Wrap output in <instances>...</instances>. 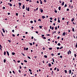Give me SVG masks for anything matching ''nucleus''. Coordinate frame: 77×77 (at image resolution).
Returning a JSON list of instances; mask_svg holds the SVG:
<instances>
[{"label":"nucleus","instance_id":"1","mask_svg":"<svg viewBox=\"0 0 77 77\" xmlns=\"http://www.w3.org/2000/svg\"><path fill=\"white\" fill-rule=\"evenodd\" d=\"M71 54V51L70 50H69V51L67 52V54L69 55V54Z\"/></svg>","mask_w":77,"mask_h":77},{"label":"nucleus","instance_id":"2","mask_svg":"<svg viewBox=\"0 0 77 77\" xmlns=\"http://www.w3.org/2000/svg\"><path fill=\"white\" fill-rule=\"evenodd\" d=\"M42 19H44V18H45V16H42Z\"/></svg>","mask_w":77,"mask_h":77},{"label":"nucleus","instance_id":"3","mask_svg":"<svg viewBox=\"0 0 77 77\" xmlns=\"http://www.w3.org/2000/svg\"><path fill=\"white\" fill-rule=\"evenodd\" d=\"M59 17H58V22L59 23H60V20H59Z\"/></svg>","mask_w":77,"mask_h":77},{"label":"nucleus","instance_id":"4","mask_svg":"<svg viewBox=\"0 0 77 77\" xmlns=\"http://www.w3.org/2000/svg\"><path fill=\"white\" fill-rule=\"evenodd\" d=\"M48 65L49 67H51V64L50 63H49Z\"/></svg>","mask_w":77,"mask_h":77},{"label":"nucleus","instance_id":"5","mask_svg":"<svg viewBox=\"0 0 77 77\" xmlns=\"http://www.w3.org/2000/svg\"><path fill=\"white\" fill-rule=\"evenodd\" d=\"M8 5H9L10 6H12V5L11 4L9 3H8Z\"/></svg>","mask_w":77,"mask_h":77},{"label":"nucleus","instance_id":"6","mask_svg":"<svg viewBox=\"0 0 77 77\" xmlns=\"http://www.w3.org/2000/svg\"><path fill=\"white\" fill-rule=\"evenodd\" d=\"M64 2H63L61 3V5H62V6H63V5H64Z\"/></svg>","mask_w":77,"mask_h":77},{"label":"nucleus","instance_id":"7","mask_svg":"<svg viewBox=\"0 0 77 77\" xmlns=\"http://www.w3.org/2000/svg\"><path fill=\"white\" fill-rule=\"evenodd\" d=\"M74 18H72L71 20V21L72 22L74 21Z\"/></svg>","mask_w":77,"mask_h":77},{"label":"nucleus","instance_id":"8","mask_svg":"<svg viewBox=\"0 0 77 77\" xmlns=\"http://www.w3.org/2000/svg\"><path fill=\"white\" fill-rule=\"evenodd\" d=\"M2 30L3 31V32L4 33H5V29H4L2 28Z\"/></svg>","mask_w":77,"mask_h":77},{"label":"nucleus","instance_id":"9","mask_svg":"<svg viewBox=\"0 0 77 77\" xmlns=\"http://www.w3.org/2000/svg\"><path fill=\"white\" fill-rule=\"evenodd\" d=\"M27 11H30V8L29 7H28L27 9Z\"/></svg>","mask_w":77,"mask_h":77},{"label":"nucleus","instance_id":"10","mask_svg":"<svg viewBox=\"0 0 77 77\" xmlns=\"http://www.w3.org/2000/svg\"><path fill=\"white\" fill-rule=\"evenodd\" d=\"M6 52L8 56H9V52H8V51H6Z\"/></svg>","mask_w":77,"mask_h":77},{"label":"nucleus","instance_id":"11","mask_svg":"<svg viewBox=\"0 0 77 77\" xmlns=\"http://www.w3.org/2000/svg\"><path fill=\"white\" fill-rule=\"evenodd\" d=\"M58 9H59V11H60V10L61 9V7H58Z\"/></svg>","mask_w":77,"mask_h":77},{"label":"nucleus","instance_id":"12","mask_svg":"<svg viewBox=\"0 0 77 77\" xmlns=\"http://www.w3.org/2000/svg\"><path fill=\"white\" fill-rule=\"evenodd\" d=\"M40 11H41V12L42 13V12H43V10L42 9H41L40 10Z\"/></svg>","mask_w":77,"mask_h":77},{"label":"nucleus","instance_id":"13","mask_svg":"<svg viewBox=\"0 0 77 77\" xmlns=\"http://www.w3.org/2000/svg\"><path fill=\"white\" fill-rule=\"evenodd\" d=\"M72 32H74V28H72Z\"/></svg>","mask_w":77,"mask_h":77},{"label":"nucleus","instance_id":"14","mask_svg":"<svg viewBox=\"0 0 77 77\" xmlns=\"http://www.w3.org/2000/svg\"><path fill=\"white\" fill-rule=\"evenodd\" d=\"M22 8H23V9H24V8H25V6H24V5H23Z\"/></svg>","mask_w":77,"mask_h":77},{"label":"nucleus","instance_id":"15","mask_svg":"<svg viewBox=\"0 0 77 77\" xmlns=\"http://www.w3.org/2000/svg\"><path fill=\"white\" fill-rule=\"evenodd\" d=\"M39 1L40 2V4L41 5H42V1L41 0H39Z\"/></svg>","mask_w":77,"mask_h":77},{"label":"nucleus","instance_id":"16","mask_svg":"<svg viewBox=\"0 0 77 77\" xmlns=\"http://www.w3.org/2000/svg\"><path fill=\"white\" fill-rule=\"evenodd\" d=\"M71 70H69V74H71Z\"/></svg>","mask_w":77,"mask_h":77},{"label":"nucleus","instance_id":"17","mask_svg":"<svg viewBox=\"0 0 77 77\" xmlns=\"http://www.w3.org/2000/svg\"><path fill=\"white\" fill-rule=\"evenodd\" d=\"M18 4L19 5V6H21V3L19 2L18 3Z\"/></svg>","mask_w":77,"mask_h":77},{"label":"nucleus","instance_id":"18","mask_svg":"<svg viewBox=\"0 0 77 77\" xmlns=\"http://www.w3.org/2000/svg\"><path fill=\"white\" fill-rule=\"evenodd\" d=\"M63 36H65V32H63Z\"/></svg>","mask_w":77,"mask_h":77},{"label":"nucleus","instance_id":"19","mask_svg":"<svg viewBox=\"0 0 77 77\" xmlns=\"http://www.w3.org/2000/svg\"><path fill=\"white\" fill-rule=\"evenodd\" d=\"M65 7H67V4H66L64 5V8H65Z\"/></svg>","mask_w":77,"mask_h":77},{"label":"nucleus","instance_id":"20","mask_svg":"<svg viewBox=\"0 0 77 77\" xmlns=\"http://www.w3.org/2000/svg\"><path fill=\"white\" fill-rule=\"evenodd\" d=\"M12 55H15V53L14 52H12Z\"/></svg>","mask_w":77,"mask_h":77},{"label":"nucleus","instance_id":"21","mask_svg":"<svg viewBox=\"0 0 77 77\" xmlns=\"http://www.w3.org/2000/svg\"><path fill=\"white\" fill-rule=\"evenodd\" d=\"M44 57L45 58H47V55H44Z\"/></svg>","mask_w":77,"mask_h":77},{"label":"nucleus","instance_id":"22","mask_svg":"<svg viewBox=\"0 0 77 77\" xmlns=\"http://www.w3.org/2000/svg\"><path fill=\"white\" fill-rule=\"evenodd\" d=\"M64 72H65L66 74H67V70H65Z\"/></svg>","mask_w":77,"mask_h":77},{"label":"nucleus","instance_id":"23","mask_svg":"<svg viewBox=\"0 0 77 77\" xmlns=\"http://www.w3.org/2000/svg\"><path fill=\"white\" fill-rule=\"evenodd\" d=\"M57 45L58 46H60V43H59Z\"/></svg>","mask_w":77,"mask_h":77},{"label":"nucleus","instance_id":"24","mask_svg":"<svg viewBox=\"0 0 77 77\" xmlns=\"http://www.w3.org/2000/svg\"><path fill=\"white\" fill-rule=\"evenodd\" d=\"M6 59H5L4 60V63H6Z\"/></svg>","mask_w":77,"mask_h":77},{"label":"nucleus","instance_id":"25","mask_svg":"<svg viewBox=\"0 0 77 77\" xmlns=\"http://www.w3.org/2000/svg\"><path fill=\"white\" fill-rule=\"evenodd\" d=\"M39 27L40 28V29H42V26H39Z\"/></svg>","mask_w":77,"mask_h":77},{"label":"nucleus","instance_id":"26","mask_svg":"<svg viewBox=\"0 0 77 77\" xmlns=\"http://www.w3.org/2000/svg\"><path fill=\"white\" fill-rule=\"evenodd\" d=\"M54 12H55V13H57V10H54Z\"/></svg>","mask_w":77,"mask_h":77},{"label":"nucleus","instance_id":"27","mask_svg":"<svg viewBox=\"0 0 77 77\" xmlns=\"http://www.w3.org/2000/svg\"><path fill=\"white\" fill-rule=\"evenodd\" d=\"M38 21H41V19H39L38 20Z\"/></svg>","mask_w":77,"mask_h":77},{"label":"nucleus","instance_id":"28","mask_svg":"<svg viewBox=\"0 0 77 77\" xmlns=\"http://www.w3.org/2000/svg\"><path fill=\"white\" fill-rule=\"evenodd\" d=\"M29 71H30V72H32V70L31 69H29Z\"/></svg>","mask_w":77,"mask_h":77},{"label":"nucleus","instance_id":"29","mask_svg":"<svg viewBox=\"0 0 77 77\" xmlns=\"http://www.w3.org/2000/svg\"><path fill=\"white\" fill-rule=\"evenodd\" d=\"M24 62L26 63H27V61L26 60H24Z\"/></svg>","mask_w":77,"mask_h":77},{"label":"nucleus","instance_id":"30","mask_svg":"<svg viewBox=\"0 0 77 77\" xmlns=\"http://www.w3.org/2000/svg\"><path fill=\"white\" fill-rule=\"evenodd\" d=\"M52 60L53 62H54V59L52 58Z\"/></svg>","mask_w":77,"mask_h":77},{"label":"nucleus","instance_id":"31","mask_svg":"<svg viewBox=\"0 0 77 77\" xmlns=\"http://www.w3.org/2000/svg\"><path fill=\"white\" fill-rule=\"evenodd\" d=\"M4 55L5 56L6 55V51H4Z\"/></svg>","mask_w":77,"mask_h":77},{"label":"nucleus","instance_id":"32","mask_svg":"<svg viewBox=\"0 0 77 77\" xmlns=\"http://www.w3.org/2000/svg\"><path fill=\"white\" fill-rule=\"evenodd\" d=\"M21 54L23 56H25V55H24V54L23 53H22Z\"/></svg>","mask_w":77,"mask_h":77},{"label":"nucleus","instance_id":"33","mask_svg":"<svg viewBox=\"0 0 77 77\" xmlns=\"http://www.w3.org/2000/svg\"><path fill=\"white\" fill-rule=\"evenodd\" d=\"M50 19L51 20H53V18L52 17H50Z\"/></svg>","mask_w":77,"mask_h":77},{"label":"nucleus","instance_id":"34","mask_svg":"<svg viewBox=\"0 0 77 77\" xmlns=\"http://www.w3.org/2000/svg\"><path fill=\"white\" fill-rule=\"evenodd\" d=\"M74 56H75V57H76V56H77V55H76V54H74Z\"/></svg>","mask_w":77,"mask_h":77},{"label":"nucleus","instance_id":"35","mask_svg":"<svg viewBox=\"0 0 77 77\" xmlns=\"http://www.w3.org/2000/svg\"><path fill=\"white\" fill-rule=\"evenodd\" d=\"M13 72L14 73V74H15V72L14 71H13Z\"/></svg>","mask_w":77,"mask_h":77},{"label":"nucleus","instance_id":"36","mask_svg":"<svg viewBox=\"0 0 77 77\" xmlns=\"http://www.w3.org/2000/svg\"><path fill=\"white\" fill-rule=\"evenodd\" d=\"M16 16H18V13H16Z\"/></svg>","mask_w":77,"mask_h":77},{"label":"nucleus","instance_id":"37","mask_svg":"<svg viewBox=\"0 0 77 77\" xmlns=\"http://www.w3.org/2000/svg\"><path fill=\"white\" fill-rule=\"evenodd\" d=\"M42 49L43 50H45V48L44 47H43Z\"/></svg>","mask_w":77,"mask_h":77},{"label":"nucleus","instance_id":"38","mask_svg":"<svg viewBox=\"0 0 77 77\" xmlns=\"http://www.w3.org/2000/svg\"><path fill=\"white\" fill-rule=\"evenodd\" d=\"M28 58H29V59H31V58L29 57L28 56L27 57Z\"/></svg>","mask_w":77,"mask_h":77},{"label":"nucleus","instance_id":"39","mask_svg":"<svg viewBox=\"0 0 77 77\" xmlns=\"http://www.w3.org/2000/svg\"><path fill=\"white\" fill-rule=\"evenodd\" d=\"M1 33H2V36H4V35H3V33H2V32H1Z\"/></svg>","mask_w":77,"mask_h":77},{"label":"nucleus","instance_id":"40","mask_svg":"<svg viewBox=\"0 0 77 77\" xmlns=\"http://www.w3.org/2000/svg\"><path fill=\"white\" fill-rule=\"evenodd\" d=\"M76 48H77V42L76 43V45H75Z\"/></svg>","mask_w":77,"mask_h":77},{"label":"nucleus","instance_id":"41","mask_svg":"<svg viewBox=\"0 0 77 77\" xmlns=\"http://www.w3.org/2000/svg\"><path fill=\"white\" fill-rule=\"evenodd\" d=\"M69 8H67V9H66L67 11H69Z\"/></svg>","mask_w":77,"mask_h":77},{"label":"nucleus","instance_id":"42","mask_svg":"<svg viewBox=\"0 0 77 77\" xmlns=\"http://www.w3.org/2000/svg\"><path fill=\"white\" fill-rule=\"evenodd\" d=\"M49 50H52V48H49Z\"/></svg>","mask_w":77,"mask_h":77},{"label":"nucleus","instance_id":"43","mask_svg":"<svg viewBox=\"0 0 77 77\" xmlns=\"http://www.w3.org/2000/svg\"><path fill=\"white\" fill-rule=\"evenodd\" d=\"M29 44H30V45L32 46V43H29Z\"/></svg>","mask_w":77,"mask_h":77},{"label":"nucleus","instance_id":"44","mask_svg":"<svg viewBox=\"0 0 77 77\" xmlns=\"http://www.w3.org/2000/svg\"><path fill=\"white\" fill-rule=\"evenodd\" d=\"M12 36H13V37H15V35L12 34Z\"/></svg>","mask_w":77,"mask_h":77},{"label":"nucleus","instance_id":"45","mask_svg":"<svg viewBox=\"0 0 77 77\" xmlns=\"http://www.w3.org/2000/svg\"><path fill=\"white\" fill-rule=\"evenodd\" d=\"M56 69H57V67L55 68L54 69V70L55 71H56Z\"/></svg>","mask_w":77,"mask_h":77},{"label":"nucleus","instance_id":"46","mask_svg":"<svg viewBox=\"0 0 77 77\" xmlns=\"http://www.w3.org/2000/svg\"><path fill=\"white\" fill-rule=\"evenodd\" d=\"M37 57V56H34V58H35V59H36Z\"/></svg>","mask_w":77,"mask_h":77},{"label":"nucleus","instance_id":"47","mask_svg":"<svg viewBox=\"0 0 77 77\" xmlns=\"http://www.w3.org/2000/svg\"><path fill=\"white\" fill-rule=\"evenodd\" d=\"M51 56H54V54H53V53H52L51 54Z\"/></svg>","mask_w":77,"mask_h":77},{"label":"nucleus","instance_id":"48","mask_svg":"<svg viewBox=\"0 0 77 77\" xmlns=\"http://www.w3.org/2000/svg\"><path fill=\"white\" fill-rule=\"evenodd\" d=\"M57 27L56 26L55 27V30H57Z\"/></svg>","mask_w":77,"mask_h":77},{"label":"nucleus","instance_id":"49","mask_svg":"<svg viewBox=\"0 0 77 77\" xmlns=\"http://www.w3.org/2000/svg\"><path fill=\"white\" fill-rule=\"evenodd\" d=\"M59 48H59V47H57V50H59Z\"/></svg>","mask_w":77,"mask_h":77},{"label":"nucleus","instance_id":"50","mask_svg":"<svg viewBox=\"0 0 77 77\" xmlns=\"http://www.w3.org/2000/svg\"><path fill=\"white\" fill-rule=\"evenodd\" d=\"M51 74L52 75H53V71H52L51 72Z\"/></svg>","mask_w":77,"mask_h":77},{"label":"nucleus","instance_id":"51","mask_svg":"<svg viewBox=\"0 0 77 77\" xmlns=\"http://www.w3.org/2000/svg\"><path fill=\"white\" fill-rule=\"evenodd\" d=\"M44 2H45V3H46V2H47V1H46V0H44Z\"/></svg>","mask_w":77,"mask_h":77},{"label":"nucleus","instance_id":"52","mask_svg":"<svg viewBox=\"0 0 77 77\" xmlns=\"http://www.w3.org/2000/svg\"><path fill=\"white\" fill-rule=\"evenodd\" d=\"M29 49V48H27L26 49V50H28V49Z\"/></svg>","mask_w":77,"mask_h":77},{"label":"nucleus","instance_id":"53","mask_svg":"<svg viewBox=\"0 0 77 77\" xmlns=\"http://www.w3.org/2000/svg\"><path fill=\"white\" fill-rule=\"evenodd\" d=\"M14 29H13V30H12V32H13V33H14Z\"/></svg>","mask_w":77,"mask_h":77},{"label":"nucleus","instance_id":"54","mask_svg":"<svg viewBox=\"0 0 77 77\" xmlns=\"http://www.w3.org/2000/svg\"><path fill=\"white\" fill-rule=\"evenodd\" d=\"M30 22L31 23H33V22L32 20Z\"/></svg>","mask_w":77,"mask_h":77},{"label":"nucleus","instance_id":"55","mask_svg":"<svg viewBox=\"0 0 77 77\" xmlns=\"http://www.w3.org/2000/svg\"><path fill=\"white\" fill-rule=\"evenodd\" d=\"M18 71L19 72H20V73H21V70H19Z\"/></svg>","mask_w":77,"mask_h":77},{"label":"nucleus","instance_id":"56","mask_svg":"<svg viewBox=\"0 0 77 77\" xmlns=\"http://www.w3.org/2000/svg\"><path fill=\"white\" fill-rule=\"evenodd\" d=\"M8 41L10 43L11 42V41L10 40H8Z\"/></svg>","mask_w":77,"mask_h":77},{"label":"nucleus","instance_id":"57","mask_svg":"<svg viewBox=\"0 0 77 77\" xmlns=\"http://www.w3.org/2000/svg\"><path fill=\"white\" fill-rule=\"evenodd\" d=\"M51 29H52V30H53V29H54V28L52 26V27Z\"/></svg>","mask_w":77,"mask_h":77},{"label":"nucleus","instance_id":"58","mask_svg":"<svg viewBox=\"0 0 77 77\" xmlns=\"http://www.w3.org/2000/svg\"><path fill=\"white\" fill-rule=\"evenodd\" d=\"M69 8H71V4H69Z\"/></svg>","mask_w":77,"mask_h":77},{"label":"nucleus","instance_id":"59","mask_svg":"<svg viewBox=\"0 0 77 77\" xmlns=\"http://www.w3.org/2000/svg\"><path fill=\"white\" fill-rule=\"evenodd\" d=\"M60 53H58V54H57V55L58 56H59V55H60Z\"/></svg>","mask_w":77,"mask_h":77},{"label":"nucleus","instance_id":"60","mask_svg":"<svg viewBox=\"0 0 77 77\" xmlns=\"http://www.w3.org/2000/svg\"><path fill=\"white\" fill-rule=\"evenodd\" d=\"M8 15H10V14H11V13H8Z\"/></svg>","mask_w":77,"mask_h":77},{"label":"nucleus","instance_id":"61","mask_svg":"<svg viewBox=\"0 0 77 77\" xmlns=\"http://www.w3.org/2000/svg\"><path fill=\"white\" fill-rule=\"evenodd\" d=\"M57 71H59V69L58 68H57Z\"/></svg>","mask_w":77,"mask_h":77},{"label":"nucleus","instance_id":"62","mask_svg":"<svg viewBox=\"0 0 77 77\" xmlns=\"http://www.w3.org/2000/svg\"><path fill=\"white\" fill-rule=\"evenodd\" d=\"M17 62L18 63H20V60H18V61H17Z\"/></svg>","mask_w":77,"mask_h":77},{"label":"nucleus","instance_id":"63","mask_svg":"<svg viewBox=\"0 0 77 77\" xmlns=\"http://www.w3.org/2000/svg\"><path fill=\"white\" fill-rule=\"evenodd\" d=\"M44 35H42V37H44Z\"/></svg>","mask_w":77,"mask_h":77},{"label":"nucleus","instance_id":"64","mask_svg":"<svg viewBox=\"0 0 77 77\" xmlns=\"http://www.w3.org/2000/svg\"><path fill=\"white\" fill-rule=\"evenodd\" d=\"M43 39H46V38H45V37H43Z\"/></svg>","mask_w":77,"mask_h":77}]
</instances>
